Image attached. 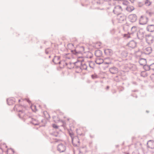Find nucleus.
Segmentation results:
<instances>
[{
  "mask_svg": "<svg viewBox=\"0 0 154 154\" xmlns=\"http://www.w3.org/2000/svg\"><path fill=\"white\" fill-rule=\"evenodd\" d=\"M78 57L80 59H78L75 62L70 63V64L72 65L73 66L69 68V69L72 68L75 69L77 72H80L83 70H86L87 68L86 64L83 62L84 60L82 59L83 57Z\"/></svg>",
  "mask_w": 154,
  "mask_h": 154,
  "instance_id": "1",
  "label": "nucleus"
},
{
  "mask_svg": "<svg viewBox=\"0 0 154 154\" xmlns=\"http://www.w3.org/2000/svg\"><path fill=\"white\" fill-rule=\"evenodd\" d=\"M22 107L21 105H16L14 107V109L15 110H16L17 111L19 112L20 113L18 114V116L20 118H29L30 119L31 118L30 116H27L26 117V116H27V115H26L25 114V110L23 109L21 110H19L18 108L19 107Z\"/></svg>",
  "mask_w": 154,
  "mask_h": 154,
  "instance_id": "2",
  "label": "nucleus"
},
{
  "mask_svg": "<svg viewBox=\"0 0 154 154\" xmlns=\"http://www.w3.org/2000/svg\"><path fill=\"white\" fill-rule=\"evenodd\" d=\"M60 56H55L54 58L52 60L53 62L55 64H59L60 65H62L63 66H64V64H65L66 65H67V63H66L64 61L60 60Z\"/></svg>",
  "mask_w": 154,
  "mask_h": 154,
  "instance_id": "3",
  "label": "nucleus"
},
{
  "mask_svg": "<svg viewBox=\"0 0 154 154\" xmlns=\"http://www.w3.org/2000/svg\"><path fill=\"white\" fill-rule=\"evenodd\" d=\"M137 26H133L131 29L130 32H129L128 34H125L124 35V37H127V38H130V35L137 33Z\"/></svg>",
  "mask_w": 154,
  "mask_h": 154,
  "instance_id": "4",
  "label": "nucleus"
},
{
  "mask_svg": "<svg viewBox=\"0 0 154 154\" xmlns=\"http://www.w3.org/2000/svg\"><path fill=\"white\" fill-rule=\"evenodd\" d=\"M57 150L60 152H64L66 149V145L62 143L59 144L57 146Z\"/></svg>",
  "mask_w": 154,
  "mask_h": 154,
  "instance_id": "5",
  "label": "nucleus"
},
{
  "mask_svg": "<svg viewBox=\"0 0 154 154\" xmlns=\"http://www.w3.org/2000/svg\"><path fill=\"white\" fill-rule=\"evenodd\" d=\"M117 19L119 23H122L123 21H126V16L122 14H118L117 16Z\"/></svg>",
  "mask_w": 154,
  "mask_h": 154,
  "instance_id": "6",
  "label": "nucleus"
},
{
  "mask_svg": "<svg viewBox=\"0 0 154 154\" xmlns=\"http://www.w3.org/2000/svg\"><path fill=\"white\" fill-rule=\"evenodd\" d=\"M80 50L79 51H77L76 49L71 50V52L72 54L75 55L77 57L79 54H81L84 51V47L83 46L80 47Z\"/></svg>",
  "mask_w": 154,
  "mask_h": 154,
  "instance_id": "7",
  "label": "nucleus"
},
{
  "mask_svg": "<svg viewBox=\"0 0 154 154\" xmlns=\"http://www.w3.org/2000/svg\"><path fill=\"white\" fill-rule=\"evenodd\" d=\"M146 40L147 43L149 45L152 44L153 42V36L151 34L145 35Z\"/></svg>",
  "mask_w": 154,
  "mask_h": 154,
  "instance_id": "8",
  "label": "nucleus"
},
{
  "mask_svg": "<svg viewBox=\"0 0 154 154\" xmlns=\"http://www.w3.org/2000/svg\"><path fill=\"white\" fill-rule=\"evenodd\" d=\"M136 35L138 39H142L145 35V32L143 29H140L136 33Z\"/></svg>",
  "mask_w": 154,
  "mask_h": 154,
  "instance_id": "9",
  "label": "nucleus"
},
{
  "mask_svg": "<svg viewBox=\"0 0 154 154\" xmlns=\"http://www.w3.org/2000/svg\"><path fill=\"white\" fill-rule=\"evenodd\" d=\"M122 11L121 7L120 5H117L115 7L113 12L116 15L121 14Z\"/></svg>",
  "mask_w": 154,
  "mask_h": 154,
  "instance_id": "10",
  "label": "nucleus"
},
{
  "mask_svg": "<svg viewBox=\"0 0 154 154\" xmlns=\"http://www.w3.org/2000/svg\"><path fill=\"white\" fill-rule=\"evenodd\" d=\"M105 55L108 57L112 56L113 54V51L110 49H106L104 50Z\"/></svg>",
  "mask_w": 154,
  "mask_h": 154,
  "instance_id": "11",
  "label": "nucleus"
},
{
  "mask_svg": "<svg viewBox=\"0 0 154 154\" xmlns=\"http://www.w3.org/2000/svg\"><path fill=\"white\" fill-rule=\"evenodd\" d=\"M128 19L131 22L134 23L136 21L137 19V17L135 14H132L128 16Z\"/></svg>",
  "mask_w": 154,
  "mask_h": 154,
  "instance_id": "12",
  "label": "nucleus"
},
{
  "mask_svg": "<svg viewBox=\"0 0 154 154\" xmlns=\"http://www.w3.org/2000/svg\"><path fill=\"white\" fill-rule=\"evenodd\" d=\"M109 71L112 74H116L118 73L119 69L117 67L112 66L109 68Z\"/></svg>",
  "mask_w": 154,
  "mask_h": 154,
  "instance_id": "13",
  "label": "nucleus"
},
{
  "mask_svg": "<svg viewBox=\"0 0 154 154\" xmlns=\"http://www.w3.org/2000/svg\"><path fill=\"white\" fill-rule=\"evenodd\" d=\"M127 45L132 48H134L136 46L137 42L134 40H132L130 41Z\"/></svg>",
  "mask_w": 154,
  "mask_h": 154,
  "instance_id": "14",
  "label": "nucleus"
},
{
  "mask_svg": "<svg viewBox=\"0 0 154 154\" xmlns=\"http://www.w3.org/2000/svg\"><path fill=\"white\" fill-rule=\"evenodd\" d=\"M147 147L151 149H154V141L153 140H149L147 143Z\"/></svg>",
  "mask_w": 154,
  "mask_h": 154,
  "instance_id": "15",
  "label": "nucleus"
},
{
  "mask_svg": "<svg viewBox=\"0 0 154 154\" xmlns=\"http://www.w3.org/2000/svg\"><path fill=\"white\" fill-rule=\"evenodd\" d=\"M72 144L74 146L77 147L79 145L80 141L77 137L75 138L74 141L72 139Z\"/></svg>",
  "mask_w": 154,
  "mask_h": 154,
  "instance_id": "16",
  "label": "nucleus"
},
{
  "mask_svg": "<svg viewBox=\"0 0 154 154\" xmlns=\"http://www.w3.org/2000/svg\"><path fill=\"white\" fill-rule=\"evenodd\" d=\"M31 120L30 121V122L35 125H38L39 124V122L38 120L36 119L31 118Z\"/></svg>",
  "mask_w": 154,
  "mask_h": 154,
  "instance_id": "17",
  "label": "nucleus"
},
{
  "mask_svg": "<svg viewBox=\"0 0 154 154\" xmlns=\"http://www.w3.org/2000/svg\"><path fill=\"white\" fill-rule=\"evenodd\" d=\"M152 51V48L151 47H148L144 50V53L146 55H148L151 53Z\"/></svg>",
  "mask_w": 154,
  "mask_h": 154,
  "instance_id": "18",
  "label": "nucleus"
},
{
  "mask_svg": "<svg viewBox=\"0 0 154 154\" xmlns=\"http://www.w3.org/2000/svg\"><path fill=\"white\" fill-rule=\"evenodd\" d=\"M147 30L149 32H153L154 31V25H149L146 27Z\"/></svg>",
  "mask_w": 154,
  "mask_h": 154,
  "instance_id": "19",
  "label": "nucleus"
},
{
  "mask_svg": "<svg viewBox=\"0 0 154 154\" xmlns=\"http://www.w3.org/2000/svg\"><path fill=\"white\" fill-rule=\"evenodd\" d=\"M94 54L96 56L99 57L102 55V52L100 50H97L95 51Z\"/></svg>",
  "mask_w": 154,
  "mask_h": 154,
  "instance_id": "20",
  "label": "nucleus"
},
{
  "mask_svg": "<svg viewBox=\"0 0 154 154\" xmlns=\"http://www.w3.org/2000/svg\"><path fill=\"white\" fill-rule=\"evenodd\" d=\"M134 9V7L133 6L130 5H128L126 8V10L129 12H131L133 11Z\"/></svg>",
  "mask_w": 154,
  "mask_h": 154,
  "instance_id": "21",
  "label": "nucleus"
},
{
  "mask_svg": "<svg viewBox=\"0 0 154 154\" xmlns=\"http://www.w3.org/2000/svg\"><path fill=\"white\" fill-rule=\"evenodd\" d=\"M146 62V59L144 58H141L139 61V62L140 65L143 66H144L145 65Z\"/></svg>",
  "mask_w": 154,
  "mask_h": 154,
  "instance_id": "22",
  "label": "nucleus"
},
{
  "mask_svg": "<svg viewBox=\"0 0 154 154\" xmlns=\"http://www.w3.org/2000/svg\"><path fill=\"white\" fill-rule=\"evenodd\" d=\"M7 102L8 105H11L14 104V99H8Z\"/></svg>",
  "mask_w": 154,
  "mask_h": 154,
  "instance_id": "23",
  "label": "nucleus"
},
{
  "mask_svg": "<svg viewBox=\"0 0 154 154\" xmlns=\"http://www.w3.org/2000/svg\"><path fill=\"white\" fill-rule=\"evenodd\" d=\"M114 1H122V4L123 5L127 6L129 5L130 3L129 2L126 0H114Z\"/></svg>",
  "mask_w": 154,
  "mask_h": 154,
  "instance_id": "24",
  "label": "nucleus"
},
{
  "mask_svg": "<svg viewBox=\"0 0 154 154\" xmlns=\"http://www.w3.org/2000/svg\"><path fill=\"white\" fill-rule=\"evenodd\" d=\"M144 20H146V21L145 22V23L147 22L148 21V17L146 16H141L140 17V19L139 21H142Z\"/></svg>",
  "mask_w": 154,
  "mask_h": 154,
  "instance_id": "25",
  "label": "nucleus"
},
{
  "mask_svg": "<svg viewBox=\"0 0 154 154\" xmlns=\"http://www.w3.org/2000/svg\"><path fill=\"white\" fill-rule=\"evenodd\" d=\"M121 79V77L120 75H117L114 78V81L117 82H119L120 81Z\"/></svg>",
  "mask_w": 154,
  "mask_h": 154,
  "instance_id": "26",
  "label": "nucleus"
},
{
  "mask_svg": "<svg viewBox=\"0 0 154 154\" xmlns=\"http://www.w3.org/2000/svg\"><path fill=\"white\" fill-rule=\"evenodd\" d=\"M103 60L102 59L99 58L97 59L95 61L96 63L98 65L100 64L103 63Z\"/></svg>",
  "mask_w": 154,
  "mask_h": 154,
  "instance_id": "27",
  "label": "nucleus"
},
{
  "mask_svg": "<svg viewBox=\"0 0 154 154\" xmlns=\"http://www.w3.org/2000/svg\"><path fill=\"white\" fill-rule=\"evenodd\" d=\"M144 69L146 71L150 70V65H145L143 66Z\"/></svg>",
  "mask_w": 154,
  "mask_h": 154,
  "instance_id": "28",
  "label": "nucleus"
},
{
  "mask_svg": "<svg viewBox=\"0 0 154 154\" xmlns=\"http://www.w3.org/2000/svg\"><path fill=\"white\" fill-rule=\"evenodd\" d=\"M148 75V74L147 73L146 71H143L141 72L140 76L143 77H147Z\"/></svg>",
  "mask_w": 154,
  "mask_h": 154,
  "instance_id": "29",
  "label": "nucleus"
},
{
  "mask_svg": "<svg viewBox=\"0 0 154 154\" xmlns=\"http://www.w3.org/2000/svg\"><path fill=\"white\" fill-rule=\"evenodd\" d=\"M94 64H95L93 61H91L89 63V67L93 69L94 68Z\"/></svg>",
  "mask_w": 154,
  "mask_h": 154,
  "instance_id": "30",
  "label": "nucleus"
},
{
  "mask_svg": "<svg viewBox=\"0 0 154 154\" xmlns=\"http://www.w3.org/2000/svg\"><path fill=\"white\" fill-rule=\"evenodd\" d=\"M91 77L93 79H95L98 77V76L96 74H93L91 75Z\"/></svg>",
  "mask_w": 154,
  "mask_h": 154,
  "instance_id": "31",
  "label": "nucleus"
},
{
  "mask_svg": "<svg viewBox=\"0 0 154 154\" xmlns=\"http://www.w3.org/2000/svg\"><path fill=\"white\" fill-rule=\"evenodd\" d=\"M150 70L154 71V63L150 65Z\"/></svg>",
  "mask_w": 154,
  "mask_h": 154,
  "instance_id": "32",
  "label": "nucleus"
},
{
  "mask_svg": "<svg viewBox=\"0 0 154 154\" xmlns=\"http://www.w3.org/2000/svg\"><path fill=\"white\" fill-rule=\"evenodd\" d=\"M145 3L146 5L149 6L150 5L151 3L149 0H146Z\"/></svg>",
  "mask_w": 154,
  "mask_h": 154,
  "instance_id": "33",
  "label": "nucleus"
},
{
  "mask_svg": "<svg viewBox=\"0 0 154 154\" xmlns=\"http://www.w3.org/2000/svg\"><path fill=\"white\" fill-rule=\"evenodd\" d=\"M9 151H11L12 152L11 153H9V151H7V154H13V153L14 152V150L12 149H9Z\"/></svg>",
  "mask_w": 154,
  "mask_h": 154,
  "instance_id": "34",
  "label": "nucleus"
},
{
  "mask_svg": "<svg viewBox=\"0 0 154 154\" xmlns=\"http://www.w3.org/2000/svg\"><path fill=\"white\" fill-rule=\"evenodd\" d=\"M132 154H140L139 152L137 150L134 151Z\"/></svg>",
  "mask_w": 154,
  "mask_h": 154,
  "instance_id": "35",
  "label": "nucleus"
},
{
  "mask_svg": "<svg viewBox=\"0 0 154 154\" xmlns=\"http://www.w3.org/2000/svg\"><path fill=\"white\" fill-rule=\"evenodd\" d=\"M69 135L71 137L72 140L73 139L72 137L73 136V135H74L72 133H70L69 132Z\"/></svg>",
  "mask_w": 154,
  "mask_h": 154,
  "instance_id": "36",
  "label": "nucleus"
},
{
  "mask_svg": "<svg viewBox=\"0 0 154 154\" xmlns=\"http://www.w3.org/2000/svg\"><path fill=\"white\" fill-rule=\"evenodd\" d=\"M95 3H96L97 4H100V1L99 0H96Z\"/></svg>",
  "mask_w": 154,
  "mask_h": 154,
  "instance_id": "37",
  "label": "nucleus"
},
{
  "mask_svg": "<svg viewBox=\"0 0 154 154\" xmlns=\"http://www.w3.org/2000/svg\"><path fill=\"white\" fill-rule=\"evenodd\" d=\"M128 24L127 23H126V24H125L124 26V28H125L126 27H127V28H128Z\"/></svg>",
  "mask_w": 154,
  "mask_h": 154,
  "instance_id": "38",
  "label": "nucleus"
},
{
  "mask_svg": "<svg viewBox=\"0 0 154 154\" xmlns=\"http://www.w3.org/2000/svg\"><path fill=\"white\" fill-rule=\"evenodd\" d=\"M49 48H47L45 50V53L46 54H48V51H47V50L49 49Z\"/></svg>",
  "mask_w": 154,
  "mask_h": 154,
  "instance_id": "39",
  "label": "nucleus"
},
{
  "mask_svg": "<svg viewBox=\"0 0 154 154\" xmlns=\"http://www.w3.org/2000/svg\"><path fill=\"white\" fill-rule=\"evenodd\" d=\"M53 127L55 128H58V126L55 124H54L53 125Z\"/></svg>",
  "mask_w": 154,
  "mask_h": 154,
  "instance_id": "40",
  "label": "nucleus"
},
{
  "mask_svg": "<svg viewBox=\"0 0 154 154\" xmlns=\"http://www.w3.org/2000/svg\"><path fill=\"white\" fill-rule=\"evenodd\" d=\"M152 14H153V13H151V12H149V15L150 16H151Z\"/></svg>",
  "mask_w": 154,
  "mask_h": 154,
  "instance_id": "41",
  "label": "nucleus"
},
{
  "mask_svg": "<svg viewBox=\"0 0 154 154\" xmlns=\"http://www.w3.org/2000/svg\"><path fill=\"white\" fill-rule=\"evenodd\" d=\"M129 1H130L131 3H134V1H135V0H129Z\"/></svg>",
  "mask_w": 154,
  "mask_h": 154,
  "instance_id": "42",
  "label": "nucleus"
},
{
  "mask_svg": "<svg viewBox=\"0 0 154 154\" xmlns=\"http://www.w3.org/2000/svg\"><path fill=\"white\" fill-rule=\"evenodd\" d=\"M103 1H105V2H109L112 0H102Z\"/></svg>",
  "mask_w": 154,
  "mask_h": 154,
  "instance_id": "43",
  "label": "nucleus"
},
{
  "mask_svg": "<svg viewBox=\"0 0 154 154\" xmlns=\"http://www.w3.org/2000/svg\"><path fill=\"white\" fill-rule=\"evenodd\" d=\"M119 146L118 145H116V146H115L116 148H117V147H119Z\"/></svg>",
  "mask_w": 154,
  "mask_h": 154,
  "instance_id": "44",
  "label": "nucleus"
},
{
  "mask_svg": "<svg viewBox=\"0 0 154 154\" xmlns=\"http://www.w3.org/2000/svg\"><path fill=\"white\" fill-rule=\"evenodd\" d=\"M109 88V86H107L106 87V89H108Z\"/></svg>",
  "mask_w": 154,
  "mask_h": 154,
  "instance_id": "45",
  "label": "nucleus"
},
{
  "mask_svg": "<svg viewBox=\"0 0 154 154\" xmlns=\"http://www.w3.org/2000/svg\"><path fill=\"white\" fill-rule=\"evenodd\" d=\"M27 102H28L29 103L31 102V101L29 100H27Z\"/></svg>",
  "mask_w": 154,
  "mask_h": 154,
  "instance_id": "46",
  "label": "nucleus"
},
{
  "mask_svg": "<svg viewBox=\"0 0 154 154\" xmlns=\"http://www.w3.org/2000/svg\"><path fill=\"white\" fill-rule=\"evenodd\" d=\"M106 63V64H109L110 63H106V62L105 63H105Z\"/></svg>",
  "mask_w": 154,
  "mask_h": 154,
  "instance_id": "47",
  "label": "nucleus"
},
{
  "mask_svg": "<svg viewBox=\"0 0 154 154\" xmlns=\"http://www.w3.org/2000/svg\"><path fill=\"white\" fill-rule=\"evenodd\" d=\"M46 41H44L43 43L44 44H45L46 43Z\"/></svg>",
  "mask_w": 154,
  "mask_h": 154,
  "instance_id": "48",
  "label": "nucleus"
},
{
  "mask_svg": "<svg viewBox=\"0 0 154 154\" xmlns=\"http://www.w3.org/2000/svg\"><path fill=\"white\" fill-rule=\"evenodd\" d=\"M47 113V115H48V116L49 118H50V116H49V114H48Z\"/></svg>",
  "mask_w": 154,
  "mask_h": 154,
  "instance_id": "49",
  "label": "nucleus"
},
{
  "mask_svg": "<svg viewBox=\"0 0 154 154\" xmlns=\"http://www.w3.org/2000/svg\"><path fill=\"white\" fill-rule=\"evenodd\" d=\"M146 112L147 113H149V111H148V110H146Z\"/></svg>",
  "mask_w": 154,
  "mask_h": 154,
  "instance_id": "50",
  "label": "nucleus"
},
{
  "mask_svg": "<svg viewBox=\"0 0 154 154\" xmlns=\"http://www.w3.org/2000/svg\"><path fill=\"white\" fill-rule=\"evenodd\" d=\"M40 48H41V49H42V46H40Z\"/></svg>",
  "mask_w": 154,
  "mask_h": 154,
  "instance_id": "51",
  "label": "nucleus"
},
{
  "mask_svg": "<svg viewBox=\"0 0 154 154\" xmlns=\"http://www.w3.org/2000/svg\"><path fill=\"white\" fill-rule=\"evenodd\" d=\"M20 100L19 99V100H18V102H20Z\"/></svg>",
  "mask_w": 154,
  "mask_h": 154,
  "instance_id": "52",
  "label": "nucleus"
},
{
  "mask_svg": "<svg viewBox=\"0 0 154 154\" xmlns=\"http://www.w3.org/2000/svg\"><path fill=\"white\" fill-rule=\"evenodd\" d=\"M51 56H49V58H51Z\"/></svg>",
  "mask_w": 154,
  "mask_h": 154,
  "instance_id": "53",
  "label": "nucleus"
},
{
  "mask_svg": "<svg viewBox=\"0 0 154 154\" xmlns=\"http://www.w3.org/2000/svg\"><path fill=\"white\" fill-rule=\"evenodd\" d=\"M125 154H129L128 153H125Z\"/></svg>",
  "mask_w": 154,
  "mask_h": 154,
  "instance_id": "54",
  "label": "nucleus"
},
{
  "mask_svg": "<svg viewBox=\"0 0 154 154\" xmlns=\"http://www.w3.org/2000/svg\"><path fill=\"white\" fill-rule=\"evenodd\" d=\"M67 58H68V59H70V58H69V57H67Z\"/></svg>",
  "mask_w": 154,
  "mask_h": 154,
  "instance_id": "55",
  "label": "nucleus"
}]
</instances>
